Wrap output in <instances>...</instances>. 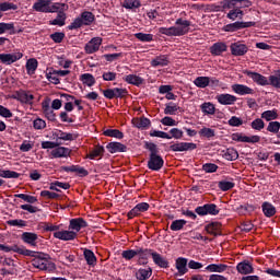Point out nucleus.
<instances>
[{
	"label": "nucleus",
	"instance_id": "f257e3e1",
	"mask_svg": "<svg viewBox=\"0 0 280 280\" xmlns=\"http://www.w3.org/2000/svg\"><path fill=\"white\" fill-rule=\"evenodd\" d=\"M191 21L179 18L175 21V25L171 27H160L159 34L164 36H185L189 34Z\"/></svg>",
	"mask_w": 280,
	"mask_h": 280
},
{
	"label": "nucleus",
	"instance_id": "f03ea898",
	"mask_svg": "<svg viewBox=\"0 0 280 280\" xmlns=\"http://www.w3.org/2000/svg\"><path fill=\"white\" fill-rule=\"evenodd\" d=\"M33 10H35V12H44L45 14H50L58 12V10H69V5L60 2L52 3L51 0H37L33 4Z\"/></svg>",
	"mask_w": 280,
	"mask_h": 280
},
{
	"label": "nucleus",
	"instance_id": "7ed1b4c3",
	"mask_svg": "<svg viewBox=\"0 0 280 280\" xmlns=\"http://www.w3.org/2000/svg\"><path fill=\"white\" fill-rule=\"evenodd\" d=\"M95 21V15L85 11L81 13V16L73 20V22L68 26V30H80L82 25H91Z\"/></svg>",
	"mask_w": 280,
	"mask_h": 280
},
{
	"label": "nucleus",
	"instance_id": "20e7f679",
	"mask_svg": "<svg viewBox=\"0 0 280 280\" xmlns=\"http://www.w3.org/2000/svg\"><path fill=\"white\" fill-rule=\"evenodd\" d=\"M232 141H236L237 143H259L261 141L260 136H246L242 132H235L232 135Z\"/></svg>",
	"mask_w": 280,
	"mask_h": 280
},
{
	"label": "nucleus",
	"instance_id": "39448f33",
	"mask_svg": "<svg viewBox=\"0 0 280 280\" xmlns=\"http://www.w3.org/2000/svg\"><path fill=\"white\" fill-rule=\"evenodd\" d=\"M103 95L106 100L122 98L128 95V90L122 88L107 89L103 91Z\"/></svg>",
	"mask_w": 280,
	"mask_h": 280
},
{
	"label": "nucleus",
	"instance_id": "423d86ee",
	"mask_svg": "<svg viewBox=\"0 0 280 280\" xmlns=\"http://www.w3.org/2000/svg\"><path fill=\"white\" fill-rule=\"evenodd\" d=\"M198 145L194 142H175L170 145V150L172 152H191V150H196Z\"/></svg>",
	"mask_w": 280,
	"mask_h": 280
},
{
	"label": "nucleus",
	"instance_id": "0eeeda50",
	"mask_svg": "<svg viewBox=\"0 0 280 280\" xmlns=\"http://www.w3.org/2000/svg\"><path fill=\"white\" fill-rule=\"evenodd\" d=\"M163 158L159 154H150L149 161H148V167L149 170H152V172H159L164 165Z\"/></svg>",
	"mask_w": 280,
	"mask_h": 280
},
{
	"label": "nucleus",
	"instance_id": "6e6552de",
	"mask_svg": "<svg viewBox=\"0 0 280 280\" xmlns=\"http://www.w3.org/2000/svg\"><path fill=\"white\" fill-rule=\"evenodd\" d=\"M54 237L62 242H73L78 237V233L72 230L57 231L54 233Z\"/></svg>",
	"mask_w": 280,
	"mask_h": 280
},
{
	"label": "nucleus",
	"instance_id": "1a4fd4ad",
	"mask_svg": "<svg viewBox=\"0 0 280 280\" xmlns=\"http://www.w3.org/2000/svg\"><path fill=\"white\" fill-rule=\"evenodd\" d=\"M0 250H3V253H18L19 255H25L26 257L32 256V250L25 249L24 247H21L19 245L13 246H5L3 244H0Z\"/></svg>",
	"mask_w": 280,
	"mask_h": 280
},
{
	"label": "nucleus",
	"instance_id": "9d476101",
	"mask_svg": "<svg viewBox=\"0 0 280 280\" xmlns=\"http://www.w3.org/2000/svg\"><path fill=\"white\" fill-rule=\"evenodd\" d=\"M21 58H23V52L0 54V62L2 65H14Z\"/></svg>",
	"mask_w": 280,
	"mask_h": 280
},
{
	"label": "nucleus",
	"instance_id": "9b49d317",
	"mask_svg": "<svg viewBox=\"0 0 280 280\" xmlns=\"http://www.w3.org/2000/svg\"><path fill=\"white\" fill-rule=\"evenodd\" d=\"M254 22H234L226 24L223 30L224 32H237V30H245L246 27H253Z\"/></svg>",
	"mask_w": 280,
	"mask_h": 280
},
{
	"label": "nucleus",
	"instance_id": "f8f14e48",
	"mask_svg": "<svg viewBox=\"0 0 280 280\" xmlns=\"http://www.w3.org/2000/svg\"><path fill=\"white\" fill-rule=\"evenodd\" d=\"M230 49L232 56H245V54H248V46L241 42L231 44Z\"/></svg>",
	"mask_w": 280,
	"mask_h": 280
},
{
	"label": "nucleus",
	"instance_id": "ddd939ff",
	"mask_svg": "<svg viewBox=\"0 0 280 280\" xmlns=\"http://www.w3.org/2000/svg\"><path fill=\"white\" fill-rule=\"evenodd\" d=\"M86 226H89V224L86 223V221H84V219L77 218L70 220L69 231H73L78 234L80 233V231H82V229H86Z\"/></svg>",
	"mask_w": 280,
	"mask_h": 280
},
{
	"label": "nucleus",
	"instance_id": "4468645a",
	"mask_svg": "<svg viewBox=\"0 0 280 280\" xmlns=\"http://www.w3.org/2000/svg\"><path fill=\"white\" fill-rule=\"evenodd\" d=\"M100 47H102V38L93 37L84 47L85 54H95L100 51Z\"/></svg>",
	"mask_w": 280,
	"mask_h": 280
},
{
	"label": "nucleus",
	"instance_id": "2eb2a0df",
	"mask_svg": "<svg viewBox=\"0 0 280 280\" xmlns=\"http://www.w3.org/2000/svg\"><path fill=\"white\" fill-rule=\"evenodd\" d=\"M217 101L222 106H233L237 102V96L233 94H219L217 95Z\"/></svg>",
	"mask_w": 280,
	"mask_h": 280
},
{
	"label": "nucleus",
	"instance_id": "dca6fc26",
	"mask_svg": "<svg viewBox=\"0 0 280 280\" xmlns=\"http://www.w3.org/2000/svg\"><path fill=\"white\" fill-rule=\"evenodd\" d=\"M246 75H248V78H250L253 82H255L259 86H268V84H270V82L268 81V78L257 72L247 71Z\"/></svg>",
	"mask_w": 280,
	"mask_h": 280
},
{
	"label": "nucleus",
	"instance_id": "f3484780",
	"mask_svg": "<svg viewBox=\"0 0 280 280\" xmlns=\"http://www.w3.org/2000/svg\"><path fill=\"white\" fill-rule=\"evenodd\" d=\"M150 209V203L140 202L133 209L128 212V218L132 220V218H137L140 213H145Z\"/></svg>",
	"mask_w": 280,
	"mask_h": 280
},
{
	"label": "nucleus",
	"instance_id": "a211bd4d",
	"mask_svg": "<svg viewBox=\"0 0 280 280\" xmlns=\"http://www.w3.org/2000/svg\"><path fill=\"white\" fill-rule=\"evenodd\" d=\"M232 91L236 95H255V90L244 84H233Z\"/></svg>",
	"mask_w": 280,
	"mask_h": 280
},
{
	"label": "nucleus",
	"instance_id": "6ab92c4d",
	"mask_svg": "<svg viewBox=\"0 0 280 280\" xmlns=\"http://www.w3.org/2000/svg\"><path fill=\"white\" fill-rule=\"evenodd\" d=\"M236 270L240 275H253L255 272V268L248 260H244L237 264Z\"/></svg>",
	"mask_w": 280,
	"mask_h": 280
},
{
	"label": "nucleus",
	"instance_id": "aec40b11",
	"mask_svg": "<svg viewBox=\"0 0 280 280\" xmlns=\"http://www.w3.org/2000/svg\"><path fill=\"white\" fill-rule=\"evenodd\" d=\"M69 154H71V150L65 147H55V149L50 151V156H52V159H67Z\"/></svg>",
	"mask_w": 280,
	"mask_h": 280
},
{
	"label": "nucleus",
	"instance_id": "412c9836",
	"mask_svg": "<svg viewBox=\"0 0 280 280\" xmlns=\"http://www.w3.org/2000/svg\"><path fill=\"white\" fill-rule=\"evenodd\" d=\"M175 268L180 277H183V275H187V272H189V269H187V258H177L175 261Z\"/></svg>",
	"mask_w": 280,
	"mask_h": 280
},
{
	"label": "nucleus",
	"instance_id": "4be33fe9",
	"mask_svg": "<svg viewBox=\"0 0 280 280\" xmlns=\"http://www.w3.org/2000/svg\"><path fill=\"white\" fill-rule=\"evenodd\" d=\"M170 65V57L167 55H160L151 60V67H167Z\"/></svg>",
	"mask_w": 280,
	"mask_h": 280
},
{
	"label": "nucleus",
	"instance_id": "5701e85b",
	"mask_svg": "<svg viewBox=\"0 0 280 280\" xmlns=\"http://www.w3.org/2000/svg\"><path fill=\"white\" fill-rule=\"evenodd\" d=\"M151 121L150 119L145 118V117H140V118H133L132 119V125L136 128H139L140 130H145L147 128H150L151 126Z\"/></svg>",
	"mask_w": 280,
	"mask_h": 280
},
{
	"label": "nucleus",
	"instance_id": "b1692460",
	"mask_svg": "<svg viewBox=\"0 0 280 280\" xmlns=\"http://www.w3.org/2000/svg\"><path fill=\"white\" fill-rule=\"evenodd\" d=\"M228 47L225 43L219 42L213 44L210 47V54H212V56H222V54H224V51H226Z\"/></svg>",
	"mask_w": 280,
	"mask_h": 280
},
{
	"label": "nucleus",
	"instance_id": "393cba45",
	"mask_svg": "<svg viewBox=\"0 0 280 280\" xmlns=\"http://www.w3.org/2000/svg\"><path fill=\"white\" fill-rule=\"evenodd\" d=\"M32 264L34 268H38V270H49V266H51L49 260L40 257L34 258Z\"/></svg>",
	"mask_w": 280,
	"mask_h": 280
},
{
	"label": "nucleus",
	"instance_id": "a878e982",
	"mask_svg": "<svg viewBox=\"0 0 280 280\" xmlns=\"http://www.w3.org/2000/svg\"><path fill=\"white\" fill-rule=\"evenodd\" d=\"M226 270H229V265H224V264H210L206 267V271L207 272H226Z\"/></svg>",
	"mask_w": 280,
	"mask_h": 280
},
{
	"label": "nucleus",
	"instance_id": "bb28decb",
	"mask_svg": "<svg viewBox=\"0 0 280 280\" xmlns=\"http://www.w3.org/2000/svg\"><path fill=\"white\" fill-rule=\"evenodd\" d=\"M106 148L110 154H115L117 152H126L127 150L126 144H121V142H109Z\"/></svg>",
	"mask_w": 280,
	"mask_h": 280
},
{
	"label": "nucleus",
	"instance_id": "cd10ccee",
	"mask_svg": "<svg viewBox=\"0 0 280 280\" xmlns=\"http://www.w3.org/2000/svg\"><path fill=\"white\" fill-rule=\"evenodd\" d=\"M22 240L25 244L30 246H36V241L38 240V234L32 232H24L22 234Z\"/></svg>",
	"mask_w": 280,
	"mask_h": 280
},
{
	"label": "nucleus",
	"instance_id": "c85d7f7f",
	"mask_svg": "<svg viewBox=\"0 0 280 280\" xmlns=\"http://www.w3.org/2000/svg\"><path fill=\"white\" fill-rule=\"evenodd\" d=\"M152 259H153L154 264L156 266H159L160 268H168L170 267V262L165 258H163V256H161V254H159V253L153 252Z\"/></svg>",
	"mask_w": 280,
	"mask_h": 280
},
{
	"label": "nucleus",
	"instance_id": "c756f323",
	"mask_svg": "<svg viewBox=\"0 0 280 280\" xmlns=\"http://www.w3.org/2000/svg\"><path fill=\"white\" fill-rule=\"evenodd\" d=\"M66 21L67 13H65V10H59L56 19L50 21V25H58L59 27H63Z\"/></svg>",
	"mask_w": 280,
	"mask_h": 280
},
{
	"label": "nucleus",
	"instance_id": "7c9ffc66",
	"mask_svg": "<svg viewBox=\"0 0 280 280\" xmlns=\"http://www.w3.org/2000/svg\"><path fill=\"white\" fill-rule=\"evenodd\" d=\"M226 19H230V21H237V19L242 20L244 19V11L236 7L235 9L229 11Z\"/></svg>",
	"mask_w": 280,
	"mask_h": 280
},
{
	"label": "nucleus",
	"instance_id": "2f4dec72",
	"mask_svg": "<svg viewBox=\"0 0 280 280\" xmlns=\"http://www.w3.org/2000/svg\"><path fill=\"white\" fill-rule=\"evenodd\" d=\"M194 84L198 89H207V86H209V84H211V78H209V77H197L194 80Z\"/></svg>",
	"mask_w": 280,
	"mask_h": 280
},
{
	"label": "nucleus",
	"instance_id": "473e14b6",
	"mask_svg": "<svg viewBox=\"0 0 280 280\" xmlns=\"http://www.w3.org/2000/svg\"><path fill=\"white\" fill-rule=\"evenodd\" d=\"M124 80L127 82V84H133V86H141V84H143L141 77L136 74L126 75L124 77Z\"/></svg>",
	"mask_w": 280,
	"mask_h": 280
},
{
	"label": "nucleus",
	"instance_id": "72a5a7b5",
	"mask_svg": "<svg viewBox=\"0 0 280 280\" xmlns=\"http://www.w3.org/2000/svg\"><path fill=\"white\" fill-rule=\"evenodd\" d=\"M261 119H265V121H275V119H279V114L277 109H271V110H265L260 115Z\"/></svg>",
	"mask_w": 280,
	"mask_h": 280
},
{
	"label": "nucleus",
	"instance_id": "f704fd0d",
	"mask_svg": "<svg viewBox=\"0 0 280 280\" xmlns=\"http://www.w3.org/2000/svg\"><path fill=\"white\" fill-rule=\"evenodd\" d=\"M261 207L266 218H272V215L277 213V208H275V206H272L270 202H264Z\"/></svg>",
	"mask_w": 280,
	"mask_h": 280
},
{
	"label": "nucleus",
	"instance_id": "c9c22d12",
	"mask_svg": "<svg viewBox=\"0 0 280 280\" xmlns=\"http://www.w3.org/2000/svg\"><path fill=\"white\" fill-rule=\"evenodd\" d=\"M36 69H38V60L35 58H31L26 61V71L28 75H34L36 73Z\"/></svg>",
	"mask_w": 280,
	"mask_h": 280
},
{
	"label": "nucleus",
	"instance_id": "e433bc0d",
	"mask_svg": "<svg viewBox=\"0 0 280 280\" xmlns=\"http://www.w3.org/2000/svg\"><path fill=\"white\" fill-rule=\"evenodd\" d=\"M203 115H215V105L211 102H206L200 105Z\"/></svg>",
	"mask_w": 280,
	"mask_h": 280
},
{
	"label": "nucleus",
	"instance_id": "4c0bfd02",
	"mask_svg": "<svg viewBox=\"0 0 280 280\" xmlns=\"http://www.w3.org/2000/svg\"><path fill=\"white\" fill-rule=\"evenodd\" d=\"M83 255L88 266H95V264L97 262V258L95 257V254L93 253V250L85 249L83 252Z\"/></svg>",
	"mask_w": 280,
	"mask_h": 280
},
{
	"label": "nucleus",
	"instance_id": "58836bf2",
	"mask_svg": "<svg viewBox=\"0 0 280 280\" xmlns=\"http://www.w3.org/2000/svg\"><path fill=\"white\" fill-rule=\"evenodd\" d=\"M151 277H152V269L150 267L145 269H139L136 272V279L138 280H148Z\"/></svg>",
	"mask_w": 280,
	"mask_h": 280
},
{
	"label": "nucleus",
	"instance_id": "ea45409f",
	"mask_svg": "<svg viewBox=\"0 0 280 280\" xmlns=\"http://www.w3.org/2000/svg\"><path fill=\"white\" fill-rule=\"evenodd\" d=\"M122 8L126 10H137V8H141L140 0H124Z\"/></svg>",
	"mask_w": 280,
	"mask_h": 280
},
{
	"label": "nucleus",
	"instance_id": "a19ab883",
	"mask_svg": "<svg viewBox=\"0 0 280 280\" xmlns=\"http://www.w3.org/2000/svg\"><path fill=\"white\" fill-rule=\"evenodd\" d=\"M187 224V221H185V219H178V220H174L171 223V231H183V229H185V225Z\"/></svg>",
	"mask_w": 280,
	"mask_h": 280
},
{
	"label": "nucleus",
	"instance_id": "79ce46f5",
	"mask_svg": "<svg viewBox=\"0 0 280 280\" xmlns=\"http://www.w3.org/2000/svg\"><path fill=\"white\" fill-rule=\"evenodd\" d=\"M80 80L82 84H85L86 86H93V84H95V77L91 73L81 74Z\"/></svg>",
	"mask_w": 280,
	"mask_h": 280
},
{
	"label": "nucleus",
	"instance_id": "37998d69",
	"mask_svg": "<svg viewBox=\"0 0 280 280\" xmlns=\"http://www.w3.org/2000/svg\"><path fill=\"white\" fill-rule=\"evenodd\" d=\"M104 154V147L96 145L94 149L88 154V159L95 160Z\"/></svg>",
	"mask_w": 280,
	"mask_h": 280
},
{
	"label": "nucleus",
	"instance_id": "c03bdc74",
	"mask_svg": "<svg viewBox=\"0 0 280 280\" xmlns=\"http://www.w3.org/2000/svg\"><path fill=\"white\" fill-rule=\"evenodd\" d=\"M250 128L253 130H257L258 132H261V130L266 128V122H264V119L261 118H256L250 122Z\"/></svg>",
	"mask_w": 280,
	"mask_h": 280
},
{
	"label": "nucleus",
	"instance_id": "a18cd8bd",
	"mask_svg": "<svg viewBox=\"0 0 280 280\" xmlns=\"http://www.w3.org/2000/svg\"><path fill=\"white\" fill-rule=\"evenodd\" d=\"M135 38H137L141 43H152V40H154V35L145 33H136Z\"/></svg>",
	"mask_w": 280,
	"mask_h": 280
},
{
	"label": "nucleus",
	"instance_id": "49530a36",
	"mask_svg": "<svg viewBox=\"0 0 280 280\" xmlns=\"http://www.w3.org/2000/svg\"><path fill=\"white\" fill-rule=\"evenodd\" d=\"M200 137H206V139H213L215 137V129L203 127L199 130Z\"/></svg>",
	"mask_w": 280,
	"mask_h": 280
},
{
	"label": "nucleus",
	"instance_id": "de8ad7c7",
	"mask_svg": "<svg viewBox=\"0 0 280 280\" xmlns=\"http://www.w3.org/2000/svg\"><path fill=\"white\" fill-rule=\"evenodd\" d=\"M105 137H114L115 139H124V132L119 129H107L104 131Z\"/></svg>",
	"mask_w": 280,
	"mask_h": 280
},
{
	"label": "nucleus",
	"instance_id": "09e8293b",
	"mask_svg": "<svg viewBox=\"0 0 280 280\" xmlns=\"http://www.w3.org/2000/svg\"><path fill=\"white\" fill-rule=\"evenodd\" d=\"M205 230L209 233V235H218V231H220V223L212 222L206 225Z\"/></svg>",
	"mask_w": 280,
	"mask_h": 280
},
{
	"label": "nucleus",
	"instance_id": "8fccbe9b",
	"mask_svg": "<svg viewBox=\"0 0 280 280\" xmlns=\"http://www.w3.org/2000/svg\"><path fill=\"white\" fill-rule=\"evenodd\" d=\"M238 158L240 154L235 149H228L224 153V159H226V161H237Z\"/></svg>",
	"mask_w": 280,
	"mask_h": 280
},
{
	"label": "nucleus",
	"instance_id": "3c124183",
	"mask_svg": "<svg viewBox=\"0 0 280 280\" xmlns=\"http://www.w3.org/2000/svg\"><path fill=\"white\" fill-rule=\"evenodd\" d=\"M179 108L177 104L168 103L164 108V115H175Z\"/></svg>",
	"mask_w": 280,
	"mask_h": 280
},
{
	"label": "nucleus",
	"instance_id": "603ef678",
	"mask_svg": "<svg viewBox=\"0 0 280 280\" xmlns=\"http://www.w3.org/2000/svg\"><path fill=\"white\" fill-rule=\"evenodd\" d=\"M7 224L9 226H18L19 229H23L24 226H27V221L23 219H15L7 221Z\"/></svg>",
	"mask_w": 280,
	"mask_h": 280
},
{
	"label": "nucleus",
	"instance_id": "864d4df0",
	"mask_svg": "<svg viewBox=\"0 0 280 280\" xmlns=\"http://www.w3.org/2000/svg\"><path fill=\"white\" fill-rule=\"evenodd\" d=\"M152 249H143V248H137V257H139V259H148V257H152Z\"/></svg>",
	"mask_w": 280,
	"mask_h": 280
},
{
	"label": "nucleus",
	"instance_id": "5fc2aeb1",
	"mask_svg": "<svg viewBox=\"0 0 280 280\" xmlns=\"http://www.w3.org/2000/svg\"><path fill=\"white\" fill-rule=\"evenodd\" d=\"M280 122L279 121H270L267 126V132H272L273 135H279Z\"/></svg>",
	"mask_w": 280,
	"mask_h": 280
},
{
	"label": "nucleus",
	"instance_id": "6e6d98bb",
	"mask_svg": "<svg viewBox=\"0 0 280 280\" xmlns=\"http://www.w3.org/2000/svg\"><path fill=\"white\" fill-rule=\"evenodd\" d=\"M46 78H47L48 82H51V84H59L60 83V79H59L58 72H56V70H52V71L48 72L46 74Z\"/></svg>",
	"mask_w": 280,
	"mask_h": 280
},
{
	"label": "nucleus",
	"instance_id": "4d7b16f0",
	"mask_svg": "<svg viewBox=\"0 0 280 280\" xmlns=\"http://www.w3.org/2000/svg\"><path fill=\"white\" fill-rule=\"evenodd\" d=\"M9 10H19V7L12 2H0V12H8Z\"/></svg>",
	"mask_w": 280,
	"mask_h": 280
},
{
	"label": "nucleus",
	"instance_id": "13d9d810",
	"mask_svg": "<svg viewBox=\"0 0 280 280\" xmlns=\"http://www.w3.org/2000/svg\"><path fill=\"white\" fill-rule=\"evenodd\" d=\"M233 187H235V183L233 182H226V180L219 182V189H221V191H229L233 189Z\"/></svg>",
	"mask_w": 280,
	"mask_h": 280
},
{
	"label": "nucleus",
	"instance_id": "bf43d9fd",
	"mask_svg": "<svg viewBox=\"0 0 280 280\" xmlns=\"http://www.w3.org/2000/svg\"><path fill=\"white\" fill-rule=\"evenodd\" d=\"M21 174L14 172V171H3L0 170V177L1 178H19Z\"/></svg>",
	"mask_w": 280,
	"mask_h": 280
},
{
	"label": "nucleus",
	"instance_id": "052dcab7",
	"mask_svg": "<svg viewBox=\"0 0 280 280\" xmlns=\"http://www.w3.org/2000/svg\"><path fill=\"white\" fill-rule=\"evenodd\" d=\"M206 211L208 215H218V213H220V209H218L215 203H207Z\"/></svg>",
	"mask_w": 280,
	"mask_h": 280
},
{
	"label": "nucleus",
	"instance_id": "680f3d73",
	"mask_svg": "<svg viewBox=\"0 0 280 280\" xmlns=\"http://www.w3.org/2000/svg\"><path fill=\"white\" fill-rule=\"evenodd\" d=\"M15 198H21V200H24V202H28L30 205H34V202H37L38 200L34 196H30L25 194L15 195Z\"/></svg>",
	"mask_w": 280,
	"mask_h": 280
},
{
	"label": "nucleus",
	"instance_id": "e2e57ef3",
	"mask_svg": "<svg viewBox=\"0 0 280 280\" xmlns=\"http://www.w3.org/2000/svg\"><path fill=\"white\" fill-rule=\"evenodd\" d=\"M150 137H158L159 139H172V137L167 132L160 130H151Z\"/></svg>",
	"mask_w": 280,
	"mask_h": 280
},
{
	"label": "nucleus",
	"instance_id": "0e129e2a",
	"mask_svg": "<svg viewBox=\"0 0 280 280\" xmlns=\"http://www.w3.org/2000/svg\"><path fill=\"white\" fill-rule=\"evenodd\" d=\"M121 255L124 259L130 261V259H135V257H137V249L124 250Z\"/></svg>",
	"mask_w": 280,
	"mask_h": 280
},
{
	"label": "nucleus",
	"instance_id": "69168bd1",
	"mask_svg": "<svg viewBox=\"0 0 280 280\" xmlns=\"http://www.w3.org/2000/svg\"><path fill=\"white\" fill-rule=\"evenodd\" d=\"M202 170L207 174H213V172H218V165H215L213 163H206L202 165Z\"/></svg>",
	"mask_w": 280,
	"mask_h": 280
},
{
	"label": "nucleus",
	"instance_id": "338daca9",
	"mask_svg": "<svg viewBox=\"0 0 280 280\" xmlns=\"http://www.w3.org/2000/svg\"><path fill=\"white\" fill-rule=\"evenodd\" d=\"M21 100L24 102V104H33L34 102V94L30 92H24L21 94Z\"/></svg>",
	"mask_w": 280,
	"mask_h": 280
},
{
	"label": "nucleus",
	"instance_id": "774afa93",
	"mask_svg": "<svg viewBox=\"0 0 280 280\" xmlns=\"http://www.w3.org/2000/svg\"><path fill=\"white\" fill-rule=\"evenodd\" d=\"M269 84H271V86H275L276 89H280V75H270L269 80H268Z\"/></svg>",
	"mask_w": 280,
	"mask_h": 280
}]
</instances>
